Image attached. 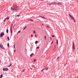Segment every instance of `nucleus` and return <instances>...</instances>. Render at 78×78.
Masks as SVG:
<instances>
[{"label": "nucleus", "instance_id": "obj_36", "mask_svg": "<svg viewBox=\"0 0 78 78\" xmlns=\"http://www.w3.org/2000/svg\"><path fill=\"white\" fill-rule=\"evenodd\" d=\"M45 69H46V70H48V69L46 68Z\"/></svg>", "mask_w": 78, "mask_h": 78}, {"label": "nucleus", "instance_id": "obj_4", "mask_svg": "<svg viewBox=\"0 0 78 78\" xmlns=\"http://www.w3.org/2000/svg\"><path fill=\"white\" fill-rule=\"evenodd\" d=\"M4 35H5V33H2L0 35V37H2L4 36Z\"/></svg>", "mask_w": 78, "mask_h": 78}, {"label": "nucleus", "instance_id": "obj_32", "mask_svg": "<svg viewBox=\"0 0 78 78\" xmlns=\"http://www.w3.org/2000/svg\"><path fill=\"white\" fill-rule=\"evenodd\" d=\"M9 19V17H8V18H7V20H8V19Z\"/></svg>", "mask_w": 78, "mask_h": 78}, {"label": "nucleus", "instance_id": "obj_47", "mask_svg": "<svg viewBox=\"0 0 78 78\" xmlns=\"http://www.w3.org/2000/svg\"><path fill=\"white\" fill-rule=\"evenodd\" d=\"M42 25H44V24H42Z\"/></svg>", "mask_w": 78, "mask_h": 78}, {"label": "nucleus", "instance_id": "obj_15", "mask_svg": "<svg viewBox=\"0 0 78 78\" xmlns=\"http://www.w3.org/2000/svg\"><path fill=\"white\" fill-rule=\"evenodd\" d=\"M47 28H48V29L50 28V27L48 26H47Z\"/></svg>", "mask_w": 78, "mask_h": 78}, {"label": "nucleus", "instance_id": "obj_43", "mask_svg": "<svg viewBox=\"0 0 78 78\" xmlns=\"http://www.w3.org/2000/svg\"><path fill=\"white\" fill-rule=\"evenodd\" d=\"M16 47V46H14V48H15Z\"/></svg>", "mask_w": 78, "mask_h": 78}, {"label": "nucleus", "instance_id": "obj_18", "mask_svg": "<svg viewBox=\"0 0 78 78\" xmlns=\"http://www.w3.org/2000/svg\"><path fill=\"white\" fill-rule=\"evenodd\" d=\"M37 43H38V41H35V44H37Z\"/></svg>", "mask_w": 78, "mask_h": 78}, {"label": "nucleus", "instance_id": "obj_42", "mask_svg": "<svg viewBox=\"0 0 78 78\" xmlns=\"http://www.w3.org/2000/svg\"><path fill=\"white\" fill-rule=\"evenodd\" d=\"M5 19H6H6H7V18H6Z\"/></svg>", "mask_w": 78, "mask_h": 78}, {"label": "nucleus", "instance_id": "obj_22", "mask_svg": "<svg viewBox=\"0 0 78 78\" xmlns=\"http://www.w3.org/2000/svg\"><path fill=\"white\" fill-rule=\"evenodd\" d=\"M54 48H55H55H56V45H54Z\"/></svg>", "mask_w": 78, "mask_h": 78}, {"label": "nucleus", "instance_id": "obj_7", "mask_svg": "<svg viewBox=\"0 0 78 78\" xmlns=\"http://www.w3.org/2000/svg\"><path fill=\"white\" fill-rule=\"evenodd\" d=\"M73 48L74 50H75V44L73 42Z\"/></svg>", "mask_w": 78, "mask_h": 78}, {"label": "nucleus", "instance_id": "obj_23", "mask_svg": "<svg viewBox=\"0 0 78 78\" xmlns=\"http://www.w3.org/2000/svg\"><path fill=\"white\" fill-rule=\"evenodd\" d=\"M27 28V27H25L23 29V30H25V28Z\"/></svg>", "mask_w": 78, "mask_h": 78}, {"label": "nucleus", "instance_id": "obj_45", "mask_svg": "<svg viewBox=\"0 0 78 78\" xmlns=\"http://www.w3.org/2000/svg\"><path fill=\"white\" fill-rule=\"evenodd\" d=\"M1 63V61L0 60V63Z\"/></svg>", "mask_w": 78, "mask_h": 78}, {"label": "nucleus", "instance_id": "obj_46", "mask_svg": "<svg viewBox=\"0 0 78 78\" xmlns=\"http://www.w3.org/2000/svg\"><path fill=\"white\" fill-rule=\"evenodd\" d=\"M53 50H55V49H53Z\"/></svg>", "mask_w": 78, "mask_h": 78}, {"label": "nucleus", "instance_id": "obj_49", "mask_svg": "<svg viewBox=\"0 0 78 78\" xmlns=\"http://www.w3.org/2000/svg\"><path fill=\"white\" fill-rule=\"evenodd\" d=\"M46 21H47H47H48L47 20H46Z\"/></svg>", "mask_w": 78, "mask_h": 78}, {"label": "nucleus", "instance_id": "obj_33", "mask_svg": "<svg viewBox=\"0 0 78 78\" xmlns=\"http://www.w3.org/2000/svg\"><path fill=\"white\" fill-rule=\"evenodd\" d=\"M53 42L52 41L51 43V44H53Z\"/></svg>", "mask_w": 78, "mask_h": 78}, {"label": "nucleus", "instance_id": "obj_10", "mask_svg": "<svg viewBox=\"0 0 78 78\" xmlns=\"http://www.w3.org/2000/svg\"><path fill=\"white\" fill-rule=\"evenodd\" d=\"M57 4H58V5H62V4H61V3H60V2H58V3H57Z\"/></svg>", "mask_w": 78, "mask_h": 78}, {"label": "nucleus", "instance_id": "obj_6", "mask_svg": "<svg viewBox=\"0 0 78 78\" xmlns=\"http://www.w3.org/2000/svg\"><path fill=\"white\" fill-rule=\"evenodd\" d=\"M0 47L1 48H2V49H3V50H5V48H4L3 47V45H2V44H0Z\"/></svg>", "mask_w": 78, "mask_h": 78}, {"label": "nucleus", "instance_id": "obj_9", "mask_svg": "<svg viewBox=\"0 0 78 78\" xmlns=\"http://www.w3.org/2000/svg\"><path fill=\"white\" fill-rule=\"evenodd\" d=\"M56 3H57L56 2H53L52 3H51V5H53L52 4H53L54 5H55V4H56Z\"/></svg>", "mask_w": 78, "mask_h": 78}, {"label": "nucleus", "instance_id": "obj_14", "mask_svg": "<svg viewBox=\"0 0 78 78\" xmlns=\"http://www.w3.org/2000/svg\"><path fill=\"white\" fill-rule=\"evenodd\" d=\"M2 76H3V74H1V76H0V78H2Z\"/></svg>", "mask_w": 78, "mask_h": 78}, {"label": "nucleus", "instance_id": "obj_5", "mask_svg": "<svg viewBox=\"0 0 78 78\" xmlns=\"http://www.w3.org/2000/svg\"><path fill=\"white\" fill-rule=\"evenodd\" d=\"M9 70V69L8 68H3V71H8V70Z\"/></svg>", "mask_w": 78, "mask_h": 78}, {"label": "nucleus", "instance_id": "obj_1", "mask_svg": "<svg viewBox=\"0 0 78 78\" xmlns=\"http://www.w3.org/2000/svg\"><path fill=\"white\" fill-rule=\"evenodd\" d=\"M11 9L13 11H18L19 10V7L16 5H13L11 8Z\"/></svg>", "mask_w": 78, "mask_h": 78}, {"label": "nucleus", "instance_id": "obj_48", "mask_svg": "<svg viewBox=\"0 0 78 78\" xmlns=\"http://www.w3.org/2000/svg\"><path fill=\"white\" fill-rule=\"evenodd\" d=\"M14 46H15V44H14Z\"/></svg>", "mask_w": 78, "mask_h": 78}, {"label": "nucleus", "instance_id": "obj_44", "mask_svg": "<svg viewBox=\"0 0 78 78\" xmlns=\"http://www.w3.org/2000/svg\"><path fill=\"white\" fill-rule=\"evenodd\" d=\"M21 72L22 73V72H23V71H21Z\"/></svg>", "mask_w": 78, "mask_h": 78}, {"label": "nucleus", "instance_id": "obj_13", "mask_svg": "<svg viewBox=\"0 0 78 78\" xmlns=\"http://www.w3.org/2000/svg\"><path fill=\"white\" fill-rule=\"evenodd\" d=\"M11 66H12L11 64H10L9 66H8V67H11Z\"/></svg>", "mask_w": 78, "mask_h": 78}, {"label": "nucleus", "instance_id": "obj_41", "mask_svg": "<svg viewBox=\"0 0 78 78\" xmlns=\"http://www.w3.org/2000/svg\"><path fill=\"white\" fill-rule=\"evenodd\" d=\"M39 0L41 1H42V0Z\"/></svg>", "mask_w": 78, "mask_h": 78}, {"label": "nucleus", "instance_id": "obj_25", "mask_svg": "<svg viewBox=\"0 0 78 78\" xmlns=\"http://www.w3.org/2000/svg\"><path fill=\"white\" fill-rule=\"evenodd\" d=\"M44 37H45L44 39L45 40H46V36H45Z\"/></svg>", "mask_w": 78, "mask_h": 78}, {"label": "nucleus", "instance_id": "obj_31", "mask_svg": "<svg viewBox=\"0 0 78 78\" xmlns=\"http://www.w3.org/2000/svg\"><path fill=\"white\" fill-rule=\"evenodd\" d=\"M51 36H52V37H55V36H54L53 35H52Z\"/></svg>", "mask_w": 78, "mask_h": 78}, {"label": "nucleus", "instance_id": "obj_27", "mask_svg": "<svg viewBox=\"0 0 78 78\" xmlns=\"http://www.w3.org/2000/svg\"><path fill=\"white\" fill-rule=\"evenodd\" d=\"M37 48L38 49H39V47H38Z\"/></svg>", "mask_w": 78, "mask_h": 78}, {"label": "nucleus", "instance_id": "obj_3", "mask_svg": "<svg viewBox=\"0 0 78 78\" xmlns=\"http://www.w3.org/2000/svg\"><path fill=\"white\" fill-rule=\"evenodd\" d=\"M10 31H11V33L12 34V25H11V27H10Z\"/></svg>", "mask_w": 78, "mask_h": 78}, {"label": "nucleus", "instance_id": "obj_19", "mask_svg": "<svg viewBox=\"0 0 78 78\" xmlns=\"http://www.w3.org/2000/svg\"><path fill=\"white\" fill-rule=\"evenodd\" d=\"M7 39H8V40H9V37H8Z\"/></svg>", "mask_w": 78, "mask_h": 78}, {"label": "nucleus", "instance_id": "obj_2", "mask_svg": "<svg viewBox=\"0 0 78 78\" xmlns=\"http://www.w3.org/2000/svg\"><path fill=\"white\" fill-rule=\"evenodd\" d=\"M69 16H70V17H71V18H72V19H73L74 23H76L75 20V19H74L73 17H72V16L71 15H70V14H69Z\"/></svg>", "mask_w": 78, "mask_h": 78}, {"label": "nucleus", "instance_id": "obj_20", "mask_svg": "<svg viewBox=\"0 0 78 78\" xmlns=\"http://www.w3.org/2000/svg\"><path fill=\"white\" fill-rule=\"evenodd\" d=\"M33 33H34V34H36V32H35V30L34 31Z\"/></svg>", "mask_w": 78, "mask_h": 78}, {"label": "nucleus", "instance_id": "obj_29", "mask_svg": "<svg viewBox=\"0 0 78 78\" xmlns=\"http://www.w3.org/2000/svg\"><path fill=\"white\" fill-rule=\"evenodd\" d=\"M25 69H24L23 70V72H25Z\"/></svg>", "mask_w": 78, "mask_h": 78}, {"label": "nucleus", "instance_id": "obj_12", "mask_svg": "<svg viewBox=\"0 0 78 78\" xmlns=\"http://www.w3.org/2000/svg\"><path fill=\"white\" fill-rule=\"evenodd\" d=\"M33 55H34V54L32 53V54H31L30 55V56L31 57H32V56Z\"/></svg>", "mask_w": 78, "mask_h": 78}, {"label": "nucleus", "instance_id": "obj_40", "mask_svg": "<svg viewBox=\"0 0 78 78\" xmlns=\"http://www.w3.org/2000/svg\"><path fill=\"white\" fill-rule=\"evenodd\" d=\"M14 52H16V50H14Z\"/></svg>", "mask_w": 78, "mask_h": 78}, {"label": "nucleus", "instance_id": "obj_30", "mask_svg": "<svg viewBox=\"0 0 78 78\" xmlns=\"http://www.w3.org/2000/svg\"><path fill=\"white\" fill-rule=\"evenodd\" d=\"M45 70V69H42V70H41V72H42V71H43V70Z\"/></svg>", "mask_w": 78, "mask_h": 78}, {"label": "nucleus", "instance_id": "obj_11", "mask_svg": "<svg viewBox=\"0 0 78 78\" xmlns=\"http://www.w3.org/2000/svg\"><path fill=\"white\" fill-rule=\"evenodd\" d=\"M29 21H30L31 22H33V20H32L31 19H29Z\"/></svg>", "mask_w": 78, "mask_h": 78}, {"label": "nucleus", "instance_id": "obj_38", "mask_svg": "<svg viewBox=\"0 0 78 78\" xmlns=\"http://www.w3.org/2000/svg\"><path fill=\"white\" fill-rule=\"evenodd\" d=\"M50 39V40H51V37Z\"/></svg>", "mask_w": 78, "mask_h": 78}, {"label": "nucleus", "instance_id": "obj_8", "mask_svg": "<svg viewBox=\"0 0 78 78\" xmlns=\"http://www.w3.org/2000/svg\"><path fill=\"white\" fill-rule=\"evenodd\" d=\"M39 17H41L42 19H45V20H47V19L44 16H40Z\"/></svg>", "mask_w": 78, "mask_h": 78}, {"label": "nucleus", "instance_id": "obj_35", "mask_svg": "<svg viewBox=\"0 0 78 78\" xmlns=\"http://www.w3.org/2000/svg\"><path fill=\"white\" fill-rule=\"evenodd\" d=\"M33 35H31V37H33Z\"/></svg>", "mask_w": 78, "mask_h": 78}, {"label": "nucleus", "instance_id": "obj_37", "mask_svg": "<svg viewBox=\"0 0 78 78\" xmlns=\"http://www.w3.org/2000/svg\"><path fill=\"white\" fill-rule=\"evenodd\" d=\"M35 37H36V34H35Z\"/></svg>", "mask_w": 78, "mask_h": 78}, {"label": "nucleus", "instance_id": "obj_16", "mask_svg": "<svg viewBox=\"0 0 78 78\" xmlns=\"http://www.w3.org/2000/svg\"><path fill=\"white\" fill-rule=\"evenodd\" d=\"M7 46L8 47H9V44L8 43V44H7Z\"/></svg>", "mask_w": 78, "mask_h": 78}, {"label": "nucleus", "instance_id": "obj_24", "mask_svg": "<svg viewBox=\"0 0 78 78\" xmlns=\"http://www.w3.org/2000/svg\"><path fill=\"white\" fill-rule=\"evenodd\" d=\"M20 16V15H17V17H19V16Z\"/></svg>", "mask_w": 78, "mask_h": 78}, {"label": "nucleus", "instance_id": "obj_21", "mask_svg": "<svg viewBox=\"0 0 78 78\" xmlns=\"http://www.w3.org/2000/svg\"><path fill=\"white\" fill-rule=\"evenodd\" d=\"M56 42H57V44H58V40Z\"/></svg>", "mask_w": 78, "mask_h": 78}, {"label": "nucleus", "instance_id": "obj_28", "mask_svg": "<svg viewBox=\"0 0 78 78\" xmlns=\"http://www.w3.org/2000/svg\"><path fill=\"white\" fill-rule=\"evenodd\" d=\"M36 59H34V62H36Z\"/></svg>", "mask_w": 78, "mask_h": 78}, {"label": "nucleus", "instance_id": "obj_39", "mask_svg": "<svg viewBox=\"0 0 78 78\" xmlns=\"http://www.w3.org/2000/svg\"><path fill=\"white\" fill-rule=\"evenodd\" d=\"M57 59H59V57H58V58H57Z\"/></svg>", "mask_w": 78, "mask_h": 78}, {"label": "nucleus", "instance_id": "obj_17", "mask_svg": "<svg viewBox=\"0 0 78 78\" xmlns=\"http://www.w3.org/2000/svg\"><path fill=\"white\" fill-rule=\"evenodd\" d=\"M6 32L7 33H8V29H7L6 30Z\"/></svg>", "mask_w": 78, "mask_h": 78}, {"label": "nucleus", "instance_id": "obj_34", "mask_svg": "<svg viewBox=\"0 0 78 78\" xmlns=\"http://www.w3.org/2000/svg\"><path fill=\"white\" fill-rule=\"evenodd\" d=\"M5 21H6V19L5 20H4V22H5Z\"/></svg>", "mask_w": 78, "mask_h": 78}, {"label": "nucleus", "instance_id": "obj_26", "mask_svg": "<svg viewBox=\"0 0 78 78\" xmlns=\"http://www.w3.org/2000/svg\"><path fill=\"white\" fill-rule=\"evenodd\" d=\"M20 33V31H19L18 32V33Z\"/></svg>", "mask_w": 78, "mask_h": 78}]
</instances>
